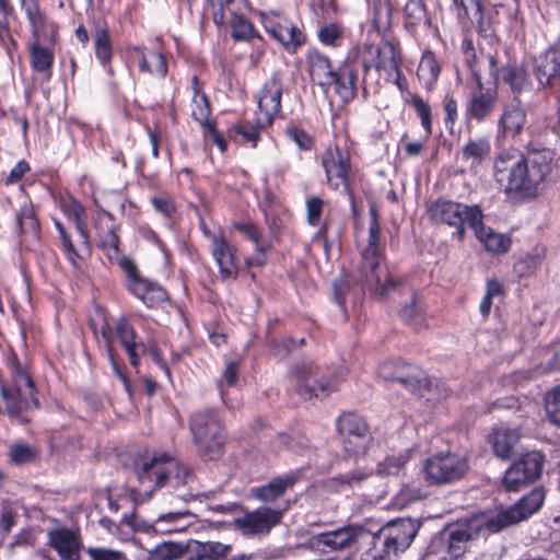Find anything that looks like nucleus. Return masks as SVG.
<instances>
[{"mask_svg": "<svg viewBox=\"0 0 560 560\" xmlns=\"http://www.w3.org/2000/svg\"><path fill=\"white\" fill-rule=\"evenodd\" d=\"M377 71L384 70L388 73L395 72L400 77L397 60V48L392 42H383L376 49V60L374 65Z\"/></svg>", "mask_w": 560, "mask_h": 560, "instance_id": "nucleus-43", "label": "nucleus"}, {"mask_svg": "<svg viewBox=\"0 0 560 560\" xmlns=\"http://www.w3.org/2000/svg\"><path fill=\"white\" fill-rule=\"evenodd\" d=\"M285 135L302 150H310L313 145V140L310 135L295 125L288 126L285 129Z\"/></svg>", "mask_w": 560, "mask_h": 560, "instance_id": "nucleus-62", "label": "nucleus"}, {"mask_svg": "<svg viewBox=\"0 0 560 560\" xmlns=\"http://www.w3.org/2000/svg\"><path fill=\"white\" fill-rule=\"evenodd\" d=\"M86 553L91 560H130L124 552L104 547H89Z\"/></svg>", "mask_w": 560, "mask_h": 560, "instance_id": "nucleus-59", "label": "nucleus"}, {"mask_svg": "<svg viewBox=\"0 0 560 560\" xmlns=\"http://www.w3.org/2000/svg\"><path fill=\"white\" fill-rule=\"evenodd\" d=\"M12 13L13 7L9 0H0V43L8 54H11V48L16 47V42L12 38L9 27V15Z\"/></svg>", "mask_w": 560, "mask_h": 560, "instance_id": "nucleus-48", "label": "nucleus"}, {"mask_svg": "<svg viewBox=\"0 0 560 560\" xmlns=\"http://www.w3.org/2000/svg\"><path fill=\"white\" fill-rule=\"evenodd\" d=\"M301 478L300 471H290L272 478L268 483L252 489V495L265 503H271L281 498Z\"/></svg>", "mask_w": 560, "mask_h": 560, "instance_id": "nucleus-29", "label": "nucleus"}, {"mask_svg": "<svg viewBox=\"0 0 560 560\" xmlns=\"http://www.w3.org/2000/svg\"><path fill=\"white\" fill-rule=\"evenodd\" d=\"M92 39L93 49L100 63L113 74L110 67L114 56L113 44L108 24L103 19H94L92 21Z\"/></svg>", "mask_w": 560, "mask_h": 560, "instance_id": "nucleus-28", "label": "nucleus"}, {"mask_svg": "<svg viewBox=\"0 0 560 560\" xmlns=\"http://www.w3.org/2000/svg\"><path fill=\"white\" fill-rule=\"evenodd\" d=\"M520 441L517 430L509 428L494 429L488 436L494 455L503 460L510 459L514 454V447Z\"/></svg>", "mask_w": 560, "mask_h": 560, "instance_id": "nucleus-33", "label": "nucleus"}, {"mask_svg": "<svg viewBox=\"0 0 560 560\" xmlns=\"http://www.w3.org/2000/svg\"><path fill=\"white\" fill-rule=\"evenodd\" d=\"M210 249L219 267L221 279H236L238 275V261L235 256V247L223 234H214L211 238Z\"/></svg>", "mask_w": 560, "mask_h": 560, "instance_id": "nucleus-23", "label": "nucleus"}, {"mask_svg": "<svg viewBox=\"0 0 560 560\" xmlns=\"http://www.w3.org/2000/svg\"><path fill=\"white\" fill-rule=\"evenodd\" d=\"M94 335L96 336V338H98V336H101L102 339L104 340L105 352H106V355H107V358H108V360L110 362L113 371L121 380L126 392L129 395H131V384H130V381L128 380V377L126 376L121 365L119 364V362H118V360L116 358V354L114 352V348L112 346V337H110V331H109V324L107 322H104V324L101 326L100 330L94 329Z\"/></svg>", "mask_w": 560, "mask_h": 560, "instance_id": "nucleus-41", "label": "nucleus"}, {"mask_svg": "<svg viewBox=\"0 0 560 560\" xmlns=\"http://www.w3.org/2000/svg\"><path fill=\"white\" fill-rule=\"evenodd\" d=\"M318 39L324 45L337 47L342 39V28L335 23L325 24L318 31Z\"/></svg>", "mask_w": 560, "mask_h": 560, "instance_id": "nucleus-57", "label": "nucleus"}, {"mask_svg": "<svg viewBox=\"0 0 560 560\" xmlns=\"http://www.w3.org/2000/svg\"><path fill=\"white\" fill-rule=\"evenodd\" d=\"M427 212L431 221L454 228L453 236L459 241L465 238L466 226L472 230L483 219L478 205L468 206L444 198L431 202Z\"/></svg>", "mask_w": 560, "mask_h": 560, "instance_id": "nucleus-7", "label": "nucleus"}, {"mask_svg": "<svg viewBox=\"0 0 560 560\" xmlns=\"http://www.w3.org/2000/svg\"><path fill=\"white\" fill-rule=\"evenodd\" d=\"M103 213L108 222H104L102 219L96 222L98 247L103 250L108 259L117 258L118 254L120 253V238L117 234L119 226L115 224V218L113 213L105 210Z\"/></svg>", "mask_w": 560, "mask_h": 560, "instance_id": "nucleus-30", "label": "nucleus"}, {"mask_svg": "<svg viewBox=\"0 0 560 560\" xmlns=\"http://www.w3.org/2000/svg\"><path fill=\"white\" fill-rule=\"evenodd\" d=\"M489 63V74L494 80H501L506 84L514 98V102L520 101L518 96L522 93L530 92L533 89L532 80L526 67L522 63L510 62L503 66L501 69L498 68V61L494 55L489 54L487 56Z\"/></svg>", "mask_w": 560, "mask_h": 560, "instance_id": "nucleus-17", "label": "nucleus"}, {"mask_svg": "<svg viewBox=\"0 0 560 560\" xmlns=\"http://www.w3.org/2000/svg\"><path fill=\"white\" fill-rule=\"evenodd\" d=\"M289 376L295 381L298 393L304 399L327 397L338 388V378L334 374L323 371L312 361H301L293 364Z\"/></svg>", "mask_w": 560, "mask_h": 560, "instance_id": "nucleus-8", "label": "nucleus"}, {"mask_svg": "<svg viewBox=\"0 0 560 560\" xmlns=\"http://www.w3.org/2000/svg\"><path fill=\"white\" fill-rule=\"evenodd\" d=\"M113 264H117L119 268L122 270L126 277V288L130 291L135 285H137L142 279H144L136 265V262L127 257L122 256L120 253L117 258L108 259Z\"/></svg>", "mask_w": 560, "mask_h": 560, "instance_id": "nucleus-52", "label": "nucleus"}, {"mask_svg": "<svg viewBox=\"0 0 560 560\" xmlns=\"http://www.w3.org/2000/svg\"><path fill=\"white\" fill-rule=\"evenodd\" d=\"M22 9L31 24L34 39H44L55 44L58 38V27L54 22H47L37 0H21Z\"/></svg>", "mask_w": 560, "mask_h": 560, "instance_id": "nucleus-24", "label": "nucleus"}, {"mask_svg": "<svg viewBox=\"0 0 560 560\" xmlns=\"http://www.w3.org/2000/svg\"><path fill=\"white\" fill-rule=\"evenodd\" d=\"M467 459L456 453H440L428 458L424 464V478L431 486L451 485L463 479L468 472Z\"/></svg>", "mask_w": 560, "mask_h": 560, "instance_id": "nucleus-11", "label": "nucleus"}, {"mask_svg": "<svg viewBox=\"0 0 560 560\" xmlns=\"http://www.w3.org/2000/svg\"><path fill=\"white\" fill-rule=\"evenodd\" d=\"M284 511L267 505L259 506L234 518L233 525L245 537H265L282 522Z\"/></svg>", "mask_w": 560, "mask_h": 560, "instance_id": "nucleus-13", "label": "nucleus"}, {"mask_svg": "<svg viewBox=\"0 0 560 560\" xmlns=\"http://www.w3.org/2000/svg\"><path fill=\"white\" fill-rule=\"evenodd\" d=\"M189 430L198 454L205 460H214L221 457L225 433L215 409H202L194 412L189 420Z\"/></svg>", "mask_w": 560, "mask_h": 560, "instance_id": "nucleus-6", "label": "nucleus"}, {"mask_svg": "<svg viewBox=\"0 0 560 560\" xmlns=\"http://www.w3.org/2000/svg\"><path fill=\"white\" fill-rule=\"evenodd\" d=\"M365 534L366 530L362 526L348 525L332 530L314 534L307 539V541L299 545V547L326 553L346 549Z\"/></svg>", "mask_w": 560, "mask_h": 560, "instance_id": "nucleus-15", "label": "nucleus"}, {"mask_svg": "<svg viewBox=\"0 0 560 560\" xmlns=\"http://www.w3.org/2000/svg\"><path fill=\"white\" fill-rule=\"evenodd\" d=\"M192 117L196 121H205L211 115V106L209 98L206 94L200 96H192Z\"/></svg>", "mask_w": 560, "mask_h": 560, "instance_id": "nucleus-63", "label": "nucleus"}, {"mask_svg": "<svg viewBox=\"0 0 560 560\" xmlns=\"http://www.w3.org/2000/svg\"><path fill=\"white\" fill-rule=\"evenodd\" d=\"M135 466L137 479L141 485L145 481L153 483L150 491L144 490L148 498L151 497L154 489L164 487L174 489L175 497L184 502L195 498V494L187 490V487L194 481V474L189 467L167 454L139 458V462H135Z\"/></svg>", "mask_w": 560, "mask_h": 560, "instance_id": "nucleus-2", "label": "nucleus"}, {"mask_svg": "<svg viewBox=\"0 0 560 560\" xmlns=\"http://www.w3.org/2000/svg\"><path fill=\"white\" fill-rule=\"evenodd\" d=\"M324 209V200L319 197L312 196L306 199L307 222L312 226H317Z\"/></svg>", "mask_w": 560, "mask_h": 560, "instance_id": "nucleus-60", "label": "nucleus"}, {"mask_svg": "<svg viewBox=\"0 0 560 560\" xmlns=\"http://www.w3.org/2000/svg\"><path fill=\"white\" fill-rule=\"evenodd\" d=\"M282 92V75L279 71H273L264 83L258 98V108L265 114L266 120L269 124L281 112Z\"/></svg>", "mask_w": 560, "mask_h": 560, "instance_id": "nucleus-25", "label": "nucleus"}, {"mask_svg": "<svg viewBox=\"0 0 560 560\" xmlns=\"http://www.w3.org/2000/svg\"><path fill=\"white\" fill-rule=\"evenodd\" d=\"M49 544L60 556V560L79 557L80 541L77 535L68 528L49 533Z\"/></svg>", "mask_w": 560, "mask_h": 560, "instance_id": "nucleus-35", "label": "nucleus"}, {"mask_svg": "<svg viewBox=\"0 0 560 560\" xmlns=\"http://www.w3.org/2000/svg\"><path fill=\"white\" fill-rule=\"evenodd\" d=\"M231 27V36L236 42H249L257 37L261 40L260 35L255 31L253 23L246 18L229 19L226 21Z\"/></svg>", "mask_w": 560, "mask_h": 560, "instance_id": "nucleus-47", "label": "nucleus"}, {"mask_svg": "<svg viewBox=\"0 0 560 560\" xmlns=\"http://www.w3.org/2000/svg\"><path fill=\"white\" fill-rule=\"evenodd\" d=\"M370 224L365 241L358 242L361 262L357 270L355 281L363 289L371 291L376 299H384L398 288L400 280L390 277L384 266V246L381 243V224L375 202L369 207Z\"/></svg>", "mask_w": 560, "mask_h": 560, "instance_id": "nucleus-1", "label": "nucleus"}, {"mask_svg": "<svg viewBox=\"0 0 560 560\" xmlns=\"http://www.w3.org/2000/svg\"><path fill=\"white\" fill-rule=\"evenodd\" d=\"M48 43L44 39H34L31 45V66L36 72H50L55 55L54 51L40 45V43Z\"/></svg>", "mask_w": 560, "mask_h": 560, "instance_id": "nucleus-44", "label": "nucleus"}, {"mask_svg": "<svg viewBox=\"0 0 560 560\" xmlns=\"http://www.w3.org/2000/svg\"><path fill=\"white\" fill-rule=\"evenodd\" d=\"M236 136L241 137V142H249L252 147L257 145L259 139L260 127L248 121H242L232 129Z\"/></svg>", "mask_w": 560, "mask_h": 560, "instance_id": "nucleus-58", "label": "nucleus"}, {"mask_svg": "<svg viewBox=\"0 0 560 560\" xmlns=\"http://www.w3.org/2000/svg\"><path fill=\"white\" fill-rule=\"evenodd\" d=\"M16 224L24 241L38 242L40 240V223L35 207L31 201L24 202L16 213Z\"/></svg>", "mask_w": 560, "mask_h": 560, "instance_id": "nucleus-34", "label": "nucleus"}, {"mask_svg": "<svg viewBox=\"0 0 560 560\" xmlns=\"http://www.w3.org/2000/svg\"><path fill=\"white\" fill-rule=\"evenodd\" d=\"M129 292L151 308L159 307L168 298L167 292L163 287L145 278L135 285Z\"/></svg>", "mask_w": 560, "mask_h": 560, "instance_id": "nucleus-38", "label": "nucleus"}, {"mask_svg": "<svg viewBox=\"0 0 560 560\" xmlns=\"http://www.w3.org/2000/svg\"><path fill=\"white\" fill-rule=\"evenodd\" d=\"M476 237L485 245V248L495 255H502L510 250L512 241L509 236L495 233L483 224V219L474 226Z\"/></svg>", "mask_w": 560, "mask_h": 560, "instance_id": "nucleus-36", "label": "nucleus"}, {"mask_svg": "<svg viewBox=\"0 0 560 560\" xmlns=\"http://www.w3.org/2000/svg\"><path fill=\"white\" fill-rule=\"evenodd\" d=\"M183 547L174 542H163L149 551V560H173L183 555Z\"/></svg>", "mask_w": 560, "mask_h": 560, "instance_id": "nucleus-55", "label": "nucleus"}, {"mask_svg": "<svg viewBox=\"0 0 560 560\" xmlns=\"http://www.w3.org/2000/svg\"><path fill=\"white\" fill-rule=\"evenodd\" d=\"M545 456L537 451L528 452L515 460L505 471L503 485L508 491H517L526 483L536 481L542 471Z\"/></svg>", "mask_w": 560, "mask_h": 560, "instance_id": "nucleus-16", "label": "nucleus"}, {"mask_svg": "<svg viewBox=\"0 0 560 560\" xmlns=\"http://www.w3.org/2000/svg\"><path fill=\"white\" fill-rule=\"evenodd\" d=\"M545 495L546 494L544 488H534L528 494L521 498L514 505L487 520L485 523L486 528L490 532L497 533L504 527L528 518L542 506Z\"/></svg>", "mask_w": 560, "mask_h": 560, "instance_id": "nucleus-12", "label": "nucleus"}, {"mask_svg": "<svg viewBox=\"0 0 560 560\" xmlns=\"http://www.w3.org/2000/svg\"><path fill=\"white\" fill-rule=\"evenodd\" d=\"M404 24L408 30L421 24L430 25L427 7L422 0H408L404 8Z\"/></svg>", "mask_w": 560, "mask_h": 560, "instance_id": "nucleus-45", "label": "nucleus"}, {"mask_svg": "<svg viewBox=\"0 0 560 560\" xmlns=\"http://www.w3.org/2000/svg\"><path fill=\"white\" fill-rule=\"evenodd\" d=\"M9 458L15 465H24L34 462L37 458V452L32 446L14 444L10 447Z\"/></svg>", "mask_w": 560, "mask_h": 560, "instance_id": "nucleus-56", "label": "nucleus"}, {"mask_svg": "<svg viewBox=\"0 0 560 560\" xmlns=\"http://www.w3.org/2000/svg\"><path fill=\"white\" fill-rule=\"evenodd\" d=\"M224 5V23L229 19L241 18L247 14L249 10L247 0H225Z\"/></svg>", "mask_w": 560, "mask_h": 560, "instance_id": "nucleus-61", "label": "nucleus"}, {"mask_svg": "<svg viewBox=\"0 0 560 560\" xmlns=\"http://www.w3.org/2000/svg\"><path fill=\"white\" fill-rule=\"evenodd\" d=\"M336 428L343 450L349 456L364 455L373 443L369 424L354 412L341 413L336 420Z\"/></svg>", "mask_w": 560, "mask_h": 560, "instance_id": "nucleus-10", "label": "nucleus"}, {"mask_svg": "<svg viewBox=\"0 0 560 560\" xmlns=\"http://www.w3.org/2000/svg\"><path fill=\"white\" fill-rule=\"evenodd\" d=\"M524 158L529 178L528 183L535 198L541 184L557 180L560 177V168L556 163V153L548 148H529Z\"/></svg>", "mask_w": 560, "mask_h": 560, "instance_id": "nucleus-14", "label": "nucleus"}, {"mask_svg": "<svg viewBox=\"0 0 560 560\" xmlns=\"http://www.w3.org/2000/svg\"><path fill=\"white\" fill-rule=\"evenodd\" d=\"M132 57L138 60L139 70L152 75L164 78L167 74V62L162 52L147 50L144 47H132Z\"/></svg>", "mask_w": 560, "mask_h": 560, "instance_id": "nucleus-32", "label": "nucleus"}, {"mask_svg": "<svg viewBox=\"0 0 560 560\" xmlns=\"http://www.w3.org/2000/svg\"><path fill=\"white\" fill-rule=\"evenodd\" d=\"M545 410L549 421L560 428V385L546 394Z\"/></svg>", "mask_w": 560, "mask_h": 560, "instance_id": "nucleus-54", "label": "nucleus"}, {"mask_svg": "<svg viewBox=\"0 0 560 560\" xmlns=\"http://www.w3.org/2000/svg\"><path fill=\"white\" fill-rule=\"evenodd\" d=\"M322 165L326 173L329 187L334 190L348 189L350 153L338 145L329 147L322 155Z\"/></svg>", "mask_w": 560, "mask_h": 560, "instance_id": "nucleus-18", "label": "nucleus"}, {"mask_svg": "<svg viewBox=\"0 0 560 560\" xmlns=\"http://www.w3.org/2000/svg\"><path fill=\"white\" fill-rule=\"evenodd\" d=\"M94 335L96 336V338H98V336H101L102 339L104 340L105 352H106V355H107V358H108V360L110 362L113 371L121 380L126 392L129 395H131V384H130V381L128 380V377L126 376L121 365L119 364V362H118V360L116 358V354L114 352V348L112 346V337H110V331H109V324L107 322H104V324L101 326L100 330L94 329Z\"/></svg>", "mask_w": 560, "mask_h": 560, "instance_id": "nucleus-40", "label": "nucleus"}, {"mask_svg": "<svg viewBox=\"0 0 560 560\" xmlns=\"http://www.w3.org/2000/svg\"><path fill=\"white\" fill-rule=\"evenodd\" d=\"M421 521L400 517L388 522L372 536V547L364 552L365 560H390L392 556L404 552L413 541Z\"/></svg>", "mask_w": 560, "mask_h": 560, "instance_id": "nucleus-4", "label": "nucleus"}, {"mask_svg": "<svg viewBox=\"0 0 560 560\" xmlns=\"http://www.w3.org/2000/svg\"><path fill=\"white\" fill-rule=\"evenodd\" d=\"M409 94L407 101L415 109L417 116L421 120V126L425 131V138L428 139L432 135V112L430 105L418 94Z\"/></svg>", "mask_w": 560, "mask_h": 560, "instance_id": "nucleus-51", "label": "nucleus"}, {"mask_svg": "<svg viewBox=\"0 0 560 560\" xmlns=\"http://www.w3.org/2000/svg\"><path fill=\"white\" fill-rule=\"evenodd\" d=\"M359 68L360 62L358 60L348 58L335 70L332 85L345 103L355 97Z\"/></svg>", "mask_w": 560, "mask_h": 560, "instance_id": "nucleus-26", "label": "nucleus"}, {"mask_svg": "<svg viewBox=\"0 0 560 560\" xmlns=\"http://www.w3.org/2000/svg\"><path fill=\"white\" fill-rule=\"evenodd\" d=\"M233 547L220 541L189 540L184 560H252L253 553L232 555Z\"/></svg>", "mask_w": 560, "mask_h": 560, "instance_id": "nucleus-21", "label": "nucleus"}, {"mask_svg": "<svg viewBox=\"0 0 560 560\" xmlns=\"http://www.w3.org/2000/svg\"><path fill=\"white\" fill-rule=\"evenodd\" d=\"M480 529V526H475L472 523L446 527L430 546L427 558L430 559L442 552L440 559L446 560L448 557L451 560H458L467 551L468 544L478 537Z\"/></svg>", "mask_w": 560, "mask_h": 560, "instance_id": "nucleus-9", "label": "nucleus"}, {"mask_svg": "<svg viewBox=\"0 0 560 560\" xmlns=\"http://www.w3.org/2000/svg\"><path fill=\"white\" fill-rule=\"evenodd\" d=\"M545 254L546 249L544 247H535L533 253L526 254L517 259L514 265L515 271L521 277L532 275L541 264Z\"/></svg>", "mask_w": 560, "mask_h": 560, "instance_id": "nucleus-50", "label": "nucleus"}, {"mask_svg": "<svg viewBox=\"0 0 560 560\" xmlns=\"http://www.w3.org/2000/svg\"><path fill=\"white\" fill-rule=\"evenodd\" d=\"M408 460V453H399L396 456H387L383 462L377 464L376 472L380 476L398 475Z\"/></svg>", "mask_w": 560, "mask_h": 560, "instance_id": "nucleus-53", "label": "nucleus"}, {"mask_svg": "<svg viewBox=\"0 0 560 560\" xmlns=\"http://www.w3.org/2000/svg\"><path fill=\"white\" fill-rule=\"evenodd\" d=\"M476 88L470 92L465 107V116L468 120L481 122L489 118L498 104V91L495 88H485L482 77L475 74Z\"/></svg>", "mask_w": 560, "mask_h": 560, "instance_id": "nucleus-19", "label": "nucleus"}, {"mask_svg": "<svg viewBox=\"0 0 560 560\" xmlns=\"http://www.w3.org/2000/svg\"><path fill=\"white\" fill-rule=\"evenodd\" d=\"M393 363H384L380 368V374L388 381H395L412 393L423 396V393L429 389L431 385L430 378L418 366L410 364L398 365L392 372Z\"/></svg>", "mask_w": 560, "mask_h": 560, "instance_id": "nucleus-22", "label": "nucleus"}, {"mask_svg": "<svg viewBox=\"0 0 560 560\" xmlns=\"http://www.w3.org/2000/svg\"><path fill=\"white\" fill-rule=\"evenodd\" d=\"M306 62L312 81L318 84L324 92H327L332 86V75L335 73L329 58L313 49L307 52Z\"/></svg>", "mask_w": 560, "mask_h": 560, "instance_id": "nucleus-31", "label": "nucleus"}, {"mask_svg": "<svg viewBox=\"0 0 560 560\" xmlns=\"http://www.w3.org/2000/svg\"><path fill=\"white\" fill-rule=\"evenodd\" d=\"M271 34L289 52H294L299 46L305 43L306 39L300 28L288 24H279L271 30Z\"/></svg>", "mask_w": 560, "mask_h": 560, "instance_id": "nucleus-42", "label": "nucleus"}, {"mask_svg": "<svg viewBox=\"0 0 560 560\" xmlns=\"http://www.w3.org/2000/svg\"><path fill=\"white\" fill-rule=\"evenodd\" d=\"M493 176L509 199L522 201L534 198L525 158L520 151L500 152L493 161Z\"/></svg>", "mask_w": 560, "mask_h": 560, "instance_id": "nucleus-5", "label": "nucleus"}, {"mask_svg": "<svg viewBox=\"0 0 560 560\" xmlns=\"http://www.w3.org/2000/svg\"><path fill=\"white\" fill-rule=\"evenodd\" d=\"M372 475V470L355 468L348 472L338 475L337 477L331 479V482L338 488V490H343L346 488H355L361 486Z\"/></svg>", "mask_w": 560, "mask_h": 560, "instance_id": "nucleus-49", "label": "nucleus"}, {"mask_svg": "<svg viewBox=\"0 0 560 560\" xmlns=\"http://www.w3.org/2000/svg\"><path fill=\"white\" fill-rule=\"evenodd\" d=\"M491 144L488 138H470L462 148V158L469 163L470 171L477 172L478 167L490 158Z\"/></svg>", "mask_w": 560, "mask_h": 560, "instance_id": "nucleus-37", "label": "nucleus"}, {"mask_svg": "<svg viewBox=\"0 0 560 560\" xmlns=\"http://www.w3.org/2000/svg\"><path fill=\"white\" fill-rule=\"evenodd\" d=\"M151 203L154 210L165 218L171 219L176 212L175 203L168 197H153Z\"/></svg>", "mask_w": 560, "mask_h": 560, "instance_id": "nucleus-64", "label": "nucleus"}, {"mask_svg": "<svg viewBox=\"0 0 560 560\" xmlns=\"http://www.w3.org/2000/svg\"><path fill=\"white\" fill-rule=\"evenodd\" d=\"M7 365L10 381L0 380V397L11 419L27 423L25 413L39 407L34 381L15 353L8 358Z\"/></svg>", "mask_w": 560, "mask_h": 560, "instance_id": "nucleus-3", "label": "nucleus"}, {"mask_svg": "<svg viewBox=\"0 0 560 560\" xmlns=\"http://www.w3.org/2000/svg\"><path fill=\"white\" fill-rule=\"evenodd\" d=\"M109 331L112 342L115 337L125 350L130 365L137 369L140 364L141 357L148 352V347L138 336L135 327L129 323L126 316H120L115 320L113 327L109 326Z\"/></svg>", "mask_w": 560, "mask_h": 560, "instance_id": "nucleus-20", "label": "nucleus"}, {"mask_svg": "<svg viewBox=\"0 0 560 560\" xmlns=\"http://www.w3.org/2000/svg\"><path fill=\"white\" fill-rule=\"evenodd\" d=\"M527 122V115L521 101L511 103L503 108L498 128L504 139L516 140Z\"/></svg>", "mask_w": 560, "mask_h": 560, "instance_id": "nucleus-27", "label": "nucleus"}, {"mask_svg": "<svg viewBox=\"0 0 560 560\" xmlns=\"http://www.w3.org/2000/svg\"><path fill=\"white\" fill-rule=\"evenodd\" d=\"M194 516L188 510H176L162 513L158 516V526L154 533L170 534L185 529L188 525L186 518Z\"/></svg>", "mask_w": 560, "mask_h": 560, "instance_id": "nucleus-39", "label": "nucleus"}, {"mask_svg": "<svg viewBox=\"0 0 560 560\" xmlns=\"http://www.w3.org/2000/svg\"><path fill=\"white\" fill-rule=\"evenodd\" d=\"M440 71L439 62L433 54L428 52L423 55L419 63L417 75L427 89H431L438 81Z\"/></svg>", "mask_w": 560, "mask_h": 560, "instance_id": "nucleus-46", "label": "nucleus"}]
</instances>
